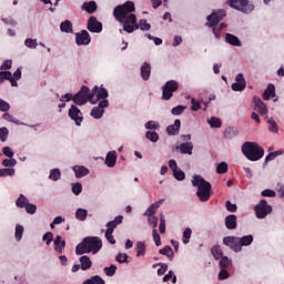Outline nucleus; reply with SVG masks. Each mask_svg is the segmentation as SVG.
<instances>
[{"label":"nucleus","instance_id":"f257e3e1","mask_svg":"<svg viewBox=\"0 0 284 284\" xmlns=\"http://www.w3.org/2000/svg\"><path fill=\"white\" fill-rule=\"evenodd\" d=\"M136 10L134 2L126 1L124 4H120L114 8L113 17L122 23L124 32L132 34L134 30H139V22H136V14L132 13Z\"/></svg>","mask_w":284,"mask_h":284},{"label":"nucleus","instance_id":"f03ea898","mask_svg":"<svg viewBox=\"0 0 284 284\" xmlns=\"http://www.w3.org/2000/svg\"><path fill=\"white\" fill-rule=\"evenodd\" d=\"M103 247V241L99 236H87L82 240L80 244L75 246L77 256H82V254H99Z\"/></svg>","mask_w":284,"mask_h":284},{"label":"nucleus","instance_id":"7ed1b4c3","mask_svg":"<svg viewBox=\"0 0 284 284\" xmlns=\"http://www.w3.org/2000/svg\"><path fill=\"white\" fill-rule=\"evenodd\" d=\"M193 187H197L196 196L202 203H207L212 194V184L201 175H194L192 180Z\"/></svg>","mask_w":284,"mask_h":284},{"label":"nucleus","instance_id":"20e7f679","mask_svg":"<svg viewBox=\"0 0 284 284\" xmlns=\"http://www.w3.org/2000/svg\"><path fill=\"white\" fill-rule=\"evenodd\" d=\"M242 154L248 161H261V158L265 156V150L256 142H244L242 144Z\"/></svg>","mask_w":284,"mask_h":284},{"label":"nucleus","instance_id":"39448f33","mask_svg":"<svg viewBox=\"0 0 284 284\" xmlns=\"http://www.w3.org/2000/svg\"><path fill=\"white\" fill-rule=\"evenodd\" d=\"M97 87H94L92 91H90V88L83 85L80 91L75 95H73V103H75V105H85V103L90 101V103L95 105L97 102L94 101V94H97Z\"/></svg>","mask_w":284,"mask_h":284},{"label":"nucleus","instance_id":"423d86ee","mask_svg":"<svg viewBox=\"0 0 284 284\" xmlns=\"http://www.w3.org/2000/svg\"><path fill=\"white\" fill-rule=\"evenodd\" d=\"M226 6L244 14H250L254 10V4H250V0H227Z\"/></svg>","mask_w":284,"mask_h":284},{"label":"nucleus","instance_id":"0eeeda50","mask_svg":"<svg viewBox=\"0 0 284 284\" xmlns=\"http://www.w3.org/2000/svg\"><path fill=\"white\" fill-rule=\"evenodd\" d=\"M179 90V82L175 80L168 81L164 87H162V99L163 101H170L174 97V92Z\"/></svg>","mask_w":284,"mask_h":284},{"label":"nucleus","instance_id":"6e6552de","mask_svg":"<svg viewBox=\"0 0 284 284\" xmlns=\"http://www.w3.org/2000/svg\"><path fill=\"white\" fill-rule=\"evenodd\" d=\"M256 219H265L267 214H272V205L267 203V200H261L254 207Z\"/></svg>","mask_w":284,"mask_h":284},{"label":"nucleus","instance_id":"1a4fd4ad","mask_svg":"<svg viewBox=\"0 0 284 284\" xmlns=\"http://www.w3.org/2000/svg\"><path fill=\"white\" fill-rule=\"evenodd\" d=\"M222 19H225V10L214 11L212 14L206 17L207 22L205 26L207 28H214V26H219V23H221Z\"/></svg>","mask_w":284,"mask_h":284},{"label":"nucleus","instance_id":"9d476101","mask_svg":"<svg viewBox=\"0 0 284 284\" xmlns=\"http://www.w3.org/2000/svg\"><path fill=\"white\" fill-rule=\"evenodd\" d=\"M223 245H226V247H230V250L236 253L242 251L240 237L236 236H225L223 239Z\"/></svg>","mask_w":284,"mask_h":284},{"label":"nucleus","instance_id":"9b49d317","mask_svg":"<svg viewBox=\"0 0 284 284\" xmlns=\"http://www.w3.org/2000/svg\"><path fill=\"white\" fill-rule=\"evenodd\" d=\"M69 118L71 121H74L75 125H81V123H83V113L74 104L69 109Z\"/></svg>","mask_w":284,"mask_h":284},{"label":"nucleus","instance_id":"f8f14e48","mask_svg":"<svg viewBox=\"0 0 284 284\" xmlns=\"http://www.w3.org/2000/svg\"><path fill=\"white\" fill-rule=\"evenodd\" d=\"M87 29L89 30V32L99 34L100 32H103V23L99 22V20H97V17L92 16L88 20Z\"/></svg>","mask_w":284,"mask_h":284},{"label":"nucleus","instance_id":"ddd939ff","mask_svg":"<svg viewBox=\"0 0 284 284\" xmlns=\"http://www.w3.org/2000/svg\"><path fill=\"white\" fill-rule=\"evenodd\" d=\"M92 38L88 30H82L80 33H75V43L77 45H90Z\"/></svg>","mask_w":284,"mask_h":284},{"label":"nucleus","instance_id":"4468645a","mask_svg":"<svg viewBox=\"0 0 284 284\" xmlns=\"http://www.w3.org/2000/svg\"><path fill=\"white\" fill-rule=\"evenodd\" d=\"M108 105H110L108 100L100 101L99 105L91 110V116H93V119H101V116H103V112H105L103 108H108Z\"/></svg>","mask_w":284,"mask_h":284},{"label":"nucleus","instance_id":"2eb2a0df","mask_svg":"<svg viewBox=\"0 0 284 284\" xmlns=\"http://www.w3.org/2000/svg\"><path fill=\"white\" fill-rule=\"evenodd\" d=\"M253 103H254V111L258 112L261 116H266L267 115V105L261 100L258 97L253 98Z\"/></svg>","mask_w":284,"mask_h":284},{"label":"nucleus","instance_id":"dca6fc26","mask_svg":"<svg viewBox=\"0 0 284 284\" xmlns=\"http://www.w3.org/2000/svg\"><path fill=\"white\" fill-rule=\"evenodd\" d=\"M3 81H10L12 88H18L19 83H17V80L12 78V72L10 71H1L0 72V83H3Z\"/></svg>","mask_w":284,"mask_h":284},{"label":"nucleus","instance_id":"f3484780","mask_svg":"<svg viewBox=\"0 0 284 284\" xmlns=\"http://www.w3.org/2000/svg\"><path fill=\"white\" fill-rule=\"evenodd\" d=\"M225 227L226 230H236L239 223H237V217L235 214H230L225 217Z\"/></svg>","mask_w":284,"mask_h":284},{"label":"nucleus","instance_id":"a211bd4d","mask_svg":"<svg viewBox=\"0 0 284 284\" xmlns=\"http://www.w3.org/2000/svg\"><path fill=\"white\" fill-rule=\"evenodd\" d=\"M141 78L143 79V81H150V75L152 74V65H150V63L144 62L141 65Z\"/></svg>","mask_w":284,"mask_h":284},{"label":"nucleus","instance_id":"6ab92c4d","mask_svg":"<svg viewBox=\"0 0 284 284\" xmlns=\"http://www.w3.org/2000/svg\"><path fill=\"white\" fill-rule=\"evenodd\" d=\"M179 130H181V120L176 119L174 124L166 128V134H169V136H176V134H179Z\"/></svg>","mask_w":284,"mask_h":284},{"label":"nucleus","instance_id":"aec40b11","mask_svg":"<svg viewBox=\"0 0 284 284\" xmlns=\"http://www.w3.org/2000/svg\"><path fill=\"white\" fill-rule=\"evenodd\" d=\"M98 90L95 91V94L93 95V101L95 103H99V101L102 99V101H105V99H108L109 94H108V89L101 87L99 89V87H97Z\"/></svg>","mask_w":284,"mask_h":284},{"label":"nucleus","instance_id":"412c9836","mask_svg":"<svg viewBox=\"0 0 284 284\" xmlns=\"http://www.w3.org/2000/svg\"><path fill=\"white\" fill-rule=\"evenodd\" d=\"M54 250L58 254H63V250L65 248V240L61 235H57L53 241Z\"/></svg>","mask_w":284,"mask_h":284},{"label":"nucleus","instance_id":"4be33fe9","mask_svg":"<svg viewBox=\"0 0 284 284\" xmlns=\"http://www.w3.org/2000/svg\"><path fill=\"white\" fill-rule=\"evenodd\" d=\"M121 223H123V215H118L113 221L106 223V231L114 232V230H116V226L121 225Z\"/></svg>","mask_w":284,"mask_h":284},{"label":"nucleus","instance_id":"5701e85b","mask_svg":"<svg viewBox=\"0 0 284 284\" xmlns=\"http://www.w3.org/2000/svg\"><path fill=\"white\" fill-rule=\"evenodd\" d=\"M271 97H276V87L274 84H268L262 95L264 101H270Z\"/></svg>","mask_w":284,"mask_h":284},{"label":"nucleus","instance_id":"b1692460","mask_svg":"<svg viewBox=\"0 0 284 284\" xmlns=\"http://www.w3.org/2000/svg\"><path fill=\"white\" fill-rule=\"evenodd\" d=\"M105 165H108V168H114V165H116V151H110L106 154Z\"/></svg>","mask_w":284,"mask_h":284},{"label":"nucleus","instance_id":"393cba45","mask_svg":"<svg viewBox=\"0 0 284 284\" xmlns=\"http://www.w3.org/2000/svg\"><path fill=\"white\" fill-rule=\"evenodd\" d=\"M178 149L180 150L181 154H189L190 156H192V150H194V145L192 144V142H186L180 144Z\"/></svg>","mask_w":284,"mask_h":284},{"label":"nucleus","instance_id":"a878e982","mask_svg":"<svg viewBox=\"0 0 284 284\" xmlns=\"http://www.w3.org/2000/svg\"><path fill=\"white\" fill-rule=\"evenodd\" d=\"M73 172L77 179H83V176H88L90 174V170L85 166H73Z\"/></svg>","mask_w":284,"mask_h":284},{"label":"nucleus","instance_id":"bb28decb","mask_svg":"<svg viewBox=\"0 0 284 284\" xmlns=\"http://www.w3.org/2000/svg\"><path fill=\"white\" fill-rule=\"evenodd\" d=\"M225 41L226 43H230V45H235L236 48H241V40L239 39V37L232 33H226Z\"/></svg>","mask_w":284,"mask_h":284},{"label":"nucleus","instance_id":"cd10ccee","mask_svg":"<svg viewBox=\"0 0 284 284\" xmlns=\"http://www.w3.org/2000/svg\"><path fill=\"white\" fill-rule=\"evenodd\" d=\"M80 267L83 272H85L87 270H90V267H92V260H90V256L88 255H83L80 257Z\"/></svg>","mask_w":284,"mask_h":284},{"label":"nucleus","instance_id":"c85d7f7f","mask_svg":"<svg viewBox=\"0 0 284 284\" xmlns=\"http://www.w3.org/2000/svg\"><path fill=\"white\" fill-rule=\"evenodd\" d=\"M98 9L97 2L95 1H90V2H84L82 4V10H85L88 14H94V11Z\"/></svg>","mask_w":284,"mask_h":284},{"label":"nucleus","instance_id":"c756f323","mask_svg":"<svg viewBox=\"0 0 284 284\" xmlns=\"http://www.w3.org/2000/svg\"><path fill=\"white\" fill-rule=\"evenodd\" d=\"M254 243V236L253 235H244L240 237V247H247Z\"/></svg>","mask_w":284,"mask_h":284},{"label":"nucleus","instance_id":"7c9ffc66","mask_svg":"<svg viewBox=\"0 0 284 284\" xmlns=\"http://www.w3.org/2000/svg\"><path fill=\"white\" fill-rule=\"evenodd\" d=\"M159 254H162V256H168V258L171 261L174 258V251L170 245H166L163 248H161L159 251Z\"/></svg>","mask_w":284,"mask_h":284},{"label":"nucleus","instance_id":"2f4dec72","mask_svg":"<svg viewBox=\"0 0 284 284\" xmlns=\"http://www.w3.org/2000/svg\"><path fill=\"white\" fill-rule=\"evenodd\" d=\"M211 254L215 258V261H219V258H222L223 256V250L221 248V245L216 244L211 248Z\"/></svg>","mask_w":284,"mask_h":284},{"label":"nucleus","instance_id":"473e14b6","mask_svg":"<svg viewBox=\"0 0 284 284\" xmlns=\"http://www.w3.org/2000/svg\"><path fill=\"white\" fill-rule=\"evenodd\" d=\"M60 30L61 32H65L67 34H70V32H73L72 22L70 20H65L61 22Z\"/></svg>","mask_w":284,"mask_h":284},{"label":"nucleus","instance_id":"72a5a7b5","mask_svg":"<svg viewBox=\"0 0 284 284\" xmlns=\"http://www.w3.org/2000/svg\"><path fill=\"white\" fill-rule=\"evenodd\" d=\"M29 203H30V200H28V197H26V195L23 194H20L16 201L17 207H20V209L26 207Z\"/></svg>","mask_w":284,"mask_h":284},{"label":"nucleus","instance_id":"f704fd0d","mask_svg":"<svg viewBox=\"0 0 284 284\" xmlns=\"http://www.w3.org/2000/svg\"><path fill=\"white\" fill-rule=\"evenodd\" d=\"M83 284H105V280H103L99 275H94L88 278L87 281H84Z\"/></svg>","mask_w":284,"mask_h":284},{"label":"nucleus","instance_id":"c9c22d12","mask_svg":"<svg viewBox=\"0 0 284 284\" xmlns=\"http://www.w3.org/2000/svg\"><path fill=\"white\" fill-rule=\"evenodd\" d=\"M75 219L78 221H85V219H88V210H85V209H78L75 211Z\"/></svg>","mask_w":284,"mask_h":284},{"label":"nucleus","instance_id":"e433bc0d","mask_svg":"<svg viewBox=\"0 0 284 284\" xmlns=\"http://www.w3.org/2000/svg\"><path fill=\"white\" fill-rule=\"evenodd\" d=\"M138 26H139L140 30H142L143 32H150V30H152V26L150 23H148V20H145V19L140 20Z\"/></svg>","mask_w":284,"mask_h":284},{"label":"nucleus","instance_id":"4c0bfd02","mask_svg":"<svg viewBox=\"0 0 284 284\" xmlns=\"http://www.w3.org/2000/svg\"><path fill=\"white\" fill-rule=\"evenodd\" d=\"M185 110H187V106L178 105L171 110V114H173V116H181V114H183V112H185Z\"/></svg>","mask_w":284,"mask_h":284},{"label":"nucleus","instance_id":"58836bf2","mask_svg":"<svg viewBox=\"0 0 284 284\" xmlns=\"http://www.w3.org/2000/svg\"><path fill=\"white\" fill-rule=\"evenodd\" d=\"M190 239H192V229L187 227L183 232L182 243H184V245H187V243H190Z\"/></svg>","mask_w":284,"mask_h":284},{"label":"nucleus","instance_id":"ea45409f","mask_svg":"<svg viewBox=\"0 0 284 284\" xmlns=\"http://www.w3.org/2000/svg\"><path fill=\"white\" fill-rule=\"evenodd\" d=\"M136 256H145V242L136 243Z\"/></svg>","mask_w":284,"mask_h":284},{"label":"nucleus","instance_id":"a19ab883","mask_svg":"<svg viewBox=\"0 0 284 284\" xmlns=\"http://www.w3.org/2000/svg\"><path fill=\"white\" fill-rule=\"evenodd\" d=\"M237 132L234 128H227L224 131V139H234V136H236Z\"/></svg>","mask_w":284,"mask_h":284},{"label":"nucleus","instance_id":"79ce46f5","mask_svg":"<svg viewBox=\"0 0 284 284\" xmlns=\"http://www.w3.org/2000/svg\"><path fill=\"white\" fill-rule=\"evenodd\" d=\"M49 179L51 181H59L61 179V171L59 169H53L50 171Z\"/></svg>","mask_w":284,"mask_h":284},{"label":"nucleus","instance_id":"37998d69","mask_svg":"<svg viewBox=\"0 0 284 284\" xmlns=\"http://www.w3.org/2000/svg\"><path fill=\"white\" fill-rule=\"evenodd\" d=\"M160 268L158 270V276H163V274H165L168 272V264H164V263H158V264H154L153 267H159Z\"/></svg>","mask_w":284,"mask_h":284},{"label":"nucleus","instance_id":"c03bdc74","mask_svg":"<svg viewBox=\"0 0 284 284\" xmlns=\"http://www.w3.org/2000/svg\"><path fill=\"white\" fill-rule=\"evenodd\" d=\"M146 139H149V141H151L152 143H156V141H159V133H156L155 131H148L145 133Z\"/></svg>","mask_w":284,"mask_h":284},{"label":"nucleus","instance_id":"a18cd8bd","mask_svg":"<svg viewBox=\"0 0 284 284\" xmlns=\"http://www.w3.org/2000/svg\"><path fill=\"white\" fill-rule=\"evenodd\" d=\"M268 123V130L270 132H273L274 134H276L278 132V125L276 124V121L273 120V118L267 120Z\"/></svg>","mask_w":284,"mask_h":284},{"label":"nucleus","instance_id":"49530a36","mask_svg":"<svg viewBox=\"0 0 284 284\" xmlns=\"http://www.w3.org/2000/svg\"><path fill=\"white\" fill-rule=\"evenodd\" d=\"M130 256L125 253H119L116 256H115V261L118 263H130L129 261Z\"/></svg>","mask_w":284,"mask_h":284},{"label":"nucleus","instance_id":"de8ad7c7","mask_svg":"<svg viewBox=\"0 0 284 284\" xmlns=\"http://www.w3.org/2000/svg\"><path fill=\"white\" fill-rule=\"evenodd\" d=\"M104 274L106 276H114V274H116V265L111 264L110 266L104 267Z\"/></svg>","mask_w":284,"mask_h":284},{"label":"nucleus","instance_id":"09e8293b","mask_svg":"<svg viewBox=\"0 0 284 284\" xmlns=\"http://www.w3.org/2000/svg\"><path fill=\"white\" fill-rule=\"evenodd\" d=\"M112 234H114L113 231H105L104 236H105L108 243H110L111 245H115L116 240L114 239V235H112Z\"/></svg>","mask_w":284,"mask_h":284},{"label":"nucleus","instance_id":"8fccbe9b","mask_svg":"<svg viewBox=\"0 0 284 284\" xmlns=\"http://www.w3.org/2000/svg\"><path fill=\"white\" fill-rule=\"evenodd\" d=\"M8 134H10V132L8 131V128L6 126L0 128V141H2V143H6V141H8Z\"/></svg>","mask_w":284,"mask_h":284},{"label":"nucleus","instance_id":"3c124183","mask_svg":"<svg viewBox=\"0 0 284 284\" xmlns=\"http://www.w3.org/2000/svg\"><path fill=\"white\" fill-rule=\"evenodd\" d=\"M209 124L211 125V128H221V125H223V123L221 122V119L212 116L209 120Z\"/></svg>","mask_w":284,"mask_h":284},{"label":"nucleus","instance_id":"603ef678","mask_svg":"<svg viewBox=\"0 0 284 284\" xmlns=\"http://www.w3.org/2000/svg\"><path fill=\"white\" fill-rule=\"evenodd\" d=\"M24 45L27 48H30L31 50H34L37 49V39H32V38H28L26 41H24Z\"/></svg>","mask_w":284,"mask_h":284},{"label":"nucleus","instance_id":"864d4df0","mask_svg":"<svg viewBox=\"0 0 284 284\" xmlns=\"http://www.w3.org/2000/svg\"><path fill=\"white\" fill-rule=\"evenodd\" d=\"M156 210H159V204L153 203L151 206L148 207L145 216H154V214H156Z\"/></svg>","mask_w":284,"mask_h":284},{"label":"nucleus","instance_id":"5fc2aeb1","mask_svg":"<svg viewBox=\"0 0 284 284\" xmlns=\"http://www.w3.org/2000/svg\"><path fill=\"white\" fill-rule=\"evenodd\" d=\"M227 169H229L227 164L225 162H221L216 166V172L217 174H225L227 172Z\"/></svg>","mask_w":284,"mask_h":284},{"label":"nucleus","instance_id":"6e6d98bb","mask_svg":"<svg viewBox=\"0 0 284 284\" xmlns=\"http://www.w3.org/2000/svg\"><path fill=\"white\" fill-rule=\"evenodd\" d=\"M173 175H174V179H176V181L185 180V172L181 171V169L173 171Z\"/></svg>","mask_w":284,"mask_h":284},{"label":"nucleus","instance_id":"4d7b16f0","mask_svg":"<svg viewBox=\"0 0 284 284\" xmlns=\"http://www.w3.org/2000/svg\"><path fill=\"white\" fill-rule=\"evenodd\" d=\"M23 239V226L21 224H18L16 226V240L21 241Z\"/></svg>","mask_w":284,"mask_h":284},{"label":"nucleus","instance_id":"13d9d810","mask_svg":"<svg viewBox=\"0 0 284 284\" xmlns=\"http://www.w3.org/2000/svg\"><path fill=\"white\" fill-rule=\"evenodd\" d=\"M246 85H247V84H242V83H240V82H234V83L232 84V90H233L234 92H243V90H245Z\"/></svg>","mask_w":284,"mask_h":284},{"label":"nucleus","instance_id":"bf43d9fd","mask_svg":"<svg viewBox=\"0 0 284 284\" xmlns=\"http://www.w3.org/2000/svg\"><path fill=\"white\" fill-rule=\"evenodd\" d=\"M220 258H221V261H220V267H221L222 270H225V267H227V266L230 265V263H231L230 257L222 255Z\"/></svg>","mask_w":284,"mask_h":284},{"label":"nucleus","instance_id":"052dcab7","mask_svg":"<svg viewBox=\"0 0 284 284\" xmlns=\"http://www.w3.org/2000/svg\"><path fill=\"white\" fill-rule=\"evenodd\" d=\"M1 176H14V169H0Z\"/></svg>","mask_w":284,"mask_h":284},{"label":"nucleus","instance_id":"680f3d73","mask_svg":"<svg viewBox=\"0 0 284 284\" xmlns=\"http://www.w3.org/2000/svg\"><path fill=\"white\" fill-rule=\"evenodd\" d=\"M160 234H165V215H160V226H159Z\"/></svg>","mask_w":284,"mask_h":284},{"label":"nucleus","instance_id":"e2e57ef3","mask_svg":"<svg viewBox=\"0 0 284 284\" xmlns=\"http://www.w3.org/2000/svg\"><path fill=\"white\" fill-rule=\"evenodd\" d=\"M72 192L73 194H75V196H79V194L81 192H83V186L81 185V183H75L72 185Z\"/></svg>","mask_w":284,"mask_h":284},{"label":"nucleus","instance_id":"0e129e2a","mask_svg":"<svg viewBox=\"0 0 284 284\" xmlns=\"http://www.w3.org/2000/svg\"><path fill=\"white\" fill-rule=\"evenodd\" d=\"M2 165H3L4 168H14V165H17V161H16L14 159H11V160L4 159V160L2 161Z\"/></svg>","mask_w":284,"mask_h":284},{"label":"nucleus","instance_id":"69168bd1","mask_svg":"<svg viewBox=\"0 0 284 284\" xmlns=\"http://www.w3.org/2000/svg\"><path fill=\"white\" fill-rule=\"evenodd\" d=\"M54 239V234H52V232H47L43 237L42 241H45L47 245H50V243H52Z\"/></svg>","mask_w":284,"mask_h":284},{"label":"nucleus","instance_id":"338daca9","mask_svg":"<svg viewBox=\"0 0 284 284\" xmlns=\"http://www.w3.org/2000/svg\"><path fill=\"white\" fill-rule=\"evenodd\" d=\"M10 110V103L6 102L3 99H0V112H8Z\"/></svg>","mask_w":284,"mask_h":284},{"label":"nucleus","instance_id":"774afa93","mask_svg":"<svg viewBox=\"0 0 284 284\" xmlns=\"http://www.w3.org/2000/svg\"><path fill=\"white\" fill-rule=\"evenodd\" d=\"M26 212H27V214H37V205L29 203L26 206Z\"/></svg>","mask_w":284,"mask_h":284}]
</instances>
